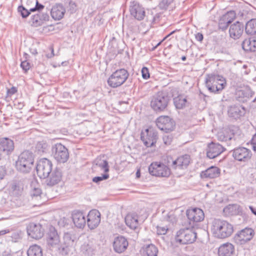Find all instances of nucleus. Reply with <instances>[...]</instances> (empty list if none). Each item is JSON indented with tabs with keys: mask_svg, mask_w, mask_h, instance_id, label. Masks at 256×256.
<instances>
[{
	"mask_svg": "<svg viewBox=\"0 0 256 256\" xmlns=\"http://www.w3.org/2000/svg\"><path fill=\"white\" fill-rule=\"evenodd\" d=\"M171 100V96L168 92L159 91L150 98V106L156 113L165 111Z\"/></svg>",
	"mask_w": 256,
	"mask_h": 256,
	"instance_id": "obj_1",
	"label": "nucleus"
},
{
	"mask_svg": "<svg viewBox=\"0 0 256 256\" xmlns=\"http://www.w3.org/2000/svg\"><path fill=\"white\" fill-rule=\"evenodd\" d=\"M212 231L216 236L224 238L231 236L234 228L228 222L220 219H214L212 222Z\"/></svg>",
	"mask_w": 256,
	"mask_h": 256,
	"instance_id": "obj_2",
	"label": "nucleus"
},
{
	"mask_svg": "<svg viewBox=\"0 0 256 256\" xmlns=\"http://www.w3.org/2000/svg\"><path fill=\"white\" fill-rule=\"evenodd\" d=\"M205 83L208 90L214 93H219L226 85L225 78L222 76L215 74H206Z\"/></svg>",
	"mask_w": 256,
	"mask_h": 256,
	"instance_id": "obj_3",
	"label": "nucleus"
},
{
	"mask_svg": "<svg viewBox=\"0 0 256 256\" xmlns=\"http://www.w3.org/2000/svg\"><path fill=\"white\" fill-rule=\"evenodd\" d=\"M34 162L33 154L28 150H25L18 156L16 162V168L19 172L27 174L31 170Z\"/></svg>",
	"mask_w": 256,
	"mask_h": 256,
	"instance_id": "obj_4",
	"label": "nucleus"
},
{
	"mask_svg": "<svg viewBox=\"0 0 256 256\" xmlns=\"http://www.w3.org/2000/svg\"><path fill=\"white\" fill-rule=\"evenodd\" d=\"M190 228H181L177 232L176 235V241L182 244H192L196 239L197 234L194 226Z\"/></svg>",
	"mask_w": 256,
	"mask_h": 256,
	"instance_id": "obj_5",
	"label": "nucleus"
},
{
	"mask_svg": "<svg viewBox=\"0 0 256 256\" xmlns=\"http://www.w3.org/2000/svg\"><path fill=\"white\" fill-rule=\"evenodd\" d=\"M129 72L125 68H119L114 71L107 80L112 88H117L122 85L128 79Z\"/></svg>",
	"mask_w": 256,
	"mask_h": 256,
	"instance_id": "obj_6",
	"label": "nucleus"
},
{
	"mask_svg": "<svg viewBox=\"0 0 256 256\" xmlns=\"http://www.w3.org/2000/svg\"><path fill=\"white\" fill-rule=\"evenodd\" d=\"M52 154L54 158L59 163H64L69 158L68 148L60 143H57L52 146Z\"/></svg>",
	"mask_w": 256,
	"mask_h": 256,
	"instance_id": "obj_7",
	"label": "nucleus"
},
{
	"mask_svg": "<svg viewBox=\"0 0 256 256\" xmlns=\"http://www.w3.org/2000/svg\"><path fill=\"white\" fill-rule=\"evenodd\" d=\"M150 174L154 176L168 178L170 174V168L160 162H152L148 167Z\"/></svg>",
	"mask_w": 256,
	"mask_h": 256,
	"instance_id": "obj_8",
	"label": "nucleus"
},
{
	"mask_svg": "<svg viewBox=\"0 0 256 256\" xmlns=\"http://www.w3.org/2000/svg\"><path fill=\"white\" fill-rule=\"evenodd\" d=\"M52 164L49 160L44 158L40 160L36 166L38 176L40 178H46L52 170Z\"/></svg>",
	"mask_w": 256,
	"mask_h": 256,
	"instance_id": "obj_9",
	"label": "nucleus"
},
{
	"mask_svg": "<svg viewBox=\"0 0 256 256\" xmlns=\"http://www.w3.org/2000/svg\"><path fill=\"white\" fill-rule=\"evenodd\" d=\"M254 234V232L252 229L246 228L235 234L234 240L237 244H244L252 238Z\"/></svg>",
	"mask_w": 256,
	"mask_h": 256,
	"instance_id": "obj_10",
	"label": "nucleus"
},
{
	"mask_svg": "<svg viewBox=\"0 0 256 256\" xmlns=\"http://www.w3.org/2000/svg\"><path fill=\"white\" fill-rule=\"evenodd\" d=\"M156 124L160 130L168 133L174 130L175 122L170 117L162 116H159L156 119Z\"/></svg>",
	"mask_w": 256,
	"mask_h": 256,
	"instance_id": "obj_11",
	"label": "nucleus"
},
{
	"mask_svg": "<svg viewBox=\"0 0 256 256\" xmlns=\"http://www.w3.org/2000/svg\"><path fill=\"white\" fill-rule=\"evenodd\" d=\"M190 157L188 154H184L172 160L170 165L172 168L176 171L186 170L190 164Z\"/></svg>",
	"mask_w": 256,
	"mask_h": 256,
	"instance_id": "obj_12",
	"label": "nucleus"
},
{
	"mask_svg": "<svg viewBox=\"0 0 256 256\" xmlns=\"http://www.w3.org/2000/svg\"><path fill=\"white\" fill-rule=\"evenodd\" d=\"M236 18V13L234 10H230L220 17L218 27V29L222 32L226 31L228 26L232 24V22Z\"/></svg>",
	"mask_w": 256,
	"mask_h": 256,
	"instance_id": "obj_13",
	"label": "nucleus"
},
{
	"mask_svg": "<svg viewBox=\"0 0 256 256\" xmlns=\"http://www.w3.org/2000/svg\"><path fill=\"white\" fill-rule=\"evenodd\" d=\"M186 216L189 220L190 226H194V223L202 221L204 218V214L202 210L195 208L186 210Z\"/></svg>",
	"mask_w": 256,
	"mask_h": 256,
	"instance_id": "obj_14",
	"label": "nucleus"
},
{
	"mask_svg": "<svg viewBox=\"0 0 256 256\" xmlns=\"http://www.w3.org/2000/svg\"><path fill=\"white\" fill-rule=\"evenodd\" d=\"M158 134L154 130H146L145 132H142L140 134V139L144 144L148 148L152 147L156 143L158 139Z\"/></svg>",
	"mask_w": 256,
	"mask_h": 256,
	"instance_id": "obj_15",
	"label": "nucleus"
},
{
	"mask_svg": "<svg viewBox=\"0 0 256 256\" xmlns=\"http://www.w3.org/2000/svg\"><path fill=\"white\" fill-rule=\"evenodd\" d=\"M26 229L28 235L32 238L40 239L44 236V230L40 224L31 222Z\"/></svg>",
	"mask_w": 256,
	"mask_h": 256,
	"instance_id": "obj_16",
	"label": "nucleus"
},
{
	"mask_svg": "<svg viewBox=\"0 0 256 256\" xmlns=\"http://www.w3.org/2000/svg\"><path fill=\"white\" fill-rule=\"evenodd\" d=\"M232 156L238 161L247 162L251 158V151L244 147H239L232 150Z\"/></svg>",
	"mask_w": 256,
	"mask_h": 256,
	"instance_id": "obj_17",
	"label": "nucleus"
},
{
	"mask_svg": "<svg viewBox=\"0 0 256 256\" xmlns=\"http://www.w3.org/2000/svg\"><path fill=\"white\" fill-rule=\"evenodd\" d=\"M88 227L93 230L96 228L100 222V213L98 210H92L90 211L87 216Z\"/></svg>",
	"mask_w": 256,
	"mask_h": 256,
	"instance_id": "obj_18",
	"label": "nucleus"
},
{
	"mask_svg": "<svg viewBox=\"0 0 256 256\" xmlns=\"http://www.w3.org/2000/svg\"><path fill=\"white\" fill-rule=\"evenodd\" d=\"M62 172L60 169L56 168L52 171L45 179L46 184L50 187L58 184L62 180Z\"/></svg>",
	"mask_w": 256,
	"mask_h": 256,
	"instance_id": "obj_19",
	"label": "nucleus"
},
{
	"mask_svg": "<svg viewBox=\"0 0 256 256\" xmlns=\"http://www.w3.org/2000/svg\"><path fill=\"white\" fill-rule=\"evenodd\" d=\"M254 94V92L248 86L244 88H243L237 90L235 92V99L240 102H246L251 98Z\"/></svg>",
	"mask_w": 256,
	"mask_h": 256,
	"instance_id": "obj_20",
	"label": "nucleus"
},
{
	"mask_svg": "<svg viewBox=\"0 0 256 256\" xmlns=\"http://www.w3.org/2000/svg\"><path fill=\"white\" fill-rule=\"evenodd\" d=\"M130 14L138 20H143L145 16L144 8L135 1L130 2Z\"/></svg>",
	"mask_w": 256,
	"mask_h": 256,
	"instance_id": "obj_21",
	"label": "nucleus"
},
{
	"mask_svg": "<svg viewBox=\"0 0 256 256\" xmlns=\"http://www.w3.org/2000/svg\"><path fill=\"white\" fill-rule=\"evenodd\" d=\"M224 150V146L221 144L212 142L208 146L206 156L208 158L212 159L220 154Z\"/></svg>",
	"mask_w": 256,
	"mask_h": 256,
	"instance_id": "obj_22",
	"label": "nucleus"
},
{
	"mask_svg": "<svg viewBox=\"0 0 256 256\" xmlns=\"http://www.w3.org/2000/svg\"><path fill=\"white\" fill-rule=\"evenodd\" d=\"M244 26L242 22L237 21L230 26V36L234 39H238L244 32Z\"/></svg>",
	"mask_w": 256,
	"mask_h": 256,
	"instance_id": "obj_23",
	"label": "nucleus"
},
{
	"mask_svg": "<svg viewBox=\"0 0 256 256\" xmlns=\"http://www.w3.org/2000/svg\"><path fill=\"white\" fill-rule=\"evenodd\" d=\"M246 114L245 108L240 105L234 104L230 106L228 108V114L229 117L238 120L243 116Z\"/></svg>",
	"mask_w": 256,
	"mask_h": 256,
	"instance_id": "obj_24",
	"label": "nucleus"
},
{
	"mask_svg": "<svg viewBox=\"0 0 256 256\" xmlns=\"http://www.w3.org/2000/svg\"><path fill=\"white\" fill-rule=\"evenodd\" d=\"M14 141L8 138H0V150L6 155L10 154L14 150Z\"/></svg>",
	"mask_w": 256,
	"mask_h": 256,
	"instance_id": "obj_25",
	"label": "nucleus"
},
{
	"mask_svg": "<svg viewBox=\"0 0 256 256\" xmlns=\"http://www.w3.org/2000/svg\"><path fill=\"white\" fill-rule=\"evenodd\" d=\"M72 219L75 226L78 228H82L86 224V215L80 211H74L72 214Z\"/></svg>",
	"mask_w": 256,
	"mask_h": 256,
	"instance_id": "obj_26",
	"label": "nucleus"
},
{
	"mask_svg": "<svg viewBox=\"0 0 256 256\" xmlns=\"http://www.w3.org/2000/svg\"><path fill=\"white\" fill-rule=\"evenodd\" d=\"M49 15L47 12H38L31 16L30 22L33 26L37 27L42 25L44 22L48 20Z\"/></svg>",
	"mask_w": 256,
	"mask_h": 256,
	"instance_id": "obj_27",
	"label": "nucleus"
},
{
	"mask_svg": "<svg viewBox=\"0 0 256 256\" xmlns=\"http://www.w3.org/2000/svg\"><path fill=\"white\" fill-rule=\"evenodd\" d=\"M128 244L127 240L122 236L116 237L113 243L114 250L118 253L124 252L126 249Z\"/></svg>",
	"mask_w": 256,
	"mask_h": 256,
	"instance_id": "obj_28",
	"label": "nucleus"
},
{
	"mask_svg": "<svg viewBox=\"0 0 256 256\" xmlns=\"http://www.w3.org/2000/svg\"><path fill=\"white\" fill-rule=\"evenodd\" d=\"M66 10L62 4H56L50 10L52 17L54 20H60L64 16Z\"/></svg>",
	"mask_w": 256,
	"mask_h": 256,
	"instance_id": "obj_29",
	"label": "nucleus"
},
{
	"mask_svg": "<svg viewBox=\"0 0 256 256\" xmlns=\"http://www.w3.org/2000/svg\"><path fill=\"white\" fill-rule=\"evenodd\" d=\"M218 138L220 141L225 142L228 146H230L232 142H234V134L230 130H224L219 132L218 134Z\"/></svg>",
	"mask_w": 256,
	"mask_h": 256,
	"instance_id": "obj_30",
	"label": "nucleus"
},
{
	"mask_svg": "<svg viewBox=\"0 0 256 256\" xmlns=\"http://www.w3.org/2000/svg\"><path fill=\"white\" fill-rule=\"evenodd\" d=\"M220 170L216 166H211L202 171L200 176L202 178H214L220 176Z\"/></svg>",
	"mask_w": 256,
	"mask_h": 256,
	"instance_id": "obj_31",
	"label": "nucleus"
},
{
	"mask_svg": "<svg viewBox=\"0 0 256 256\" xmlns=\"http://www.w3.org/2000/svg\"><path fill=\"white\" fill-rule=\"evenodd\" d=\"M234 252V247L230 243H226L221 245L218 248V256H232Z\"/></svg>",
	"mask_w": 256,
	"mask_h": 256,
	"instance_id": "obj_32",
	"label": "nucleus"
},
{
	"mask_svg": "<svg viewBox=\"0 0 256 256\" xmlns=\"http://www.w3.org/2000/svg\"><path fill=\"white\" fill-rule=\"evenodd\" d=\"M80 251L84 256H94L96 252V247L92 242H85L81 246Z\"/></svg>",
	"mask_w": 256,
	"mask_h": 256,
	"instance_id": "obj_33",
	"label": "nucleus"
},
{
	"mask_svg": "<svg viewBox=\"0 0 256 256\" xmlns=\"http://www.w3.org/2000/svg\"><path fill=\"white\" fill-rule=\"evenodd\" d=\"M125 222L128 226L132 230H136L138 228V216L135 214H128L125 218Z\"/></svg>",
	"mask_w": 256,
	"mask_h": 256,
	"instance_id": "obj_34",
	"label": "nucleus"
},
{
	"mask_svg": "<svg viewBox=\"0 0 256 256\" xmlns=\"http://www.w3.org/2000/svg\"><path fill=\"white\" fill-rule=\"evenodd\" d=\"M242 46L243 50L246 52L256 51V40L253 38L244 40Z\"/></svg>",
	"mask_w": 256,
	"mask_h": 256,
	"instance_id": "obj_35",
	"label": "nucleus"
},
{
	"mask_svg": "<svg viewBox=\"0 0 256 256\" xmlns=\"http://www.w3.org/2000/svg\"><path fill=\"white\" fill-rule=\"evenodd\" d=\"M240 212V206L236 204H229L223 210L224 213L226 216L236 215Z\"/></svg>",
	"mask_w": 256,
	"mask_h": 256,
	"instance_id": "obj_36",
	"label": "nucleus"
},
{
	"mask_svg": "<svg viewBox=\"0 0 256 256\" xmlns=\"http://www.w3.org/2000/svg\"><path fill=\"white\" fill-rule=\"evenodd\" d=\"M246 32L250 35L256 34V18L248 21L245 26Z\"/></svg>",
	"mask_w": 256,
	"mask_h": 256,
	"instance_id": "obj_37",
	"label": "nucleus"
},
{
	"mask_svg": "<svg viewBox=\"0 0 256 256\" xmlns=\"http://www.w3.org/2000/svg\"><path fill=\"white\" fill-rule=\"evenodd\" d=\"M28 256H42V250L41 247L37 244L30 246L27 251Z\"/></svg>",
	"mask_w": 256,
	"mask_h": 256,
	"instance_id": "obj_38",
	"label": "nucleus"
},
{
	"mask_svg": "<svg viewBox=\"0 0 256 256\" xmlns=\"http://www.w3.org/2000/svg\"><path fill=\"white\" fill-rule=\"evenodd\" d=\"M50 146L46 142L42 140L38 142L36 146V152L38 154H42L46 153L49 150Z\"/></svg>",
	"mask_w": 256,
	"mask_h": 256,
	"instance_id": "obj_39",
	"label": "nucleus"
},
{
	"mask_svg": "<svg viewBox=\"0 0 256 256\" xmlns=\"http://www.w3.org/2000/svg\"><path fill=\"white\" fill-rule=\"evenodd\" d=\"M158 248L153 244H150L144 247V254L146 256H157Z\"/></svg>",
	"mask_w": 256,
	"mask_h": 256,
	"instance_id": "obj_40",
	"label": "nucleus"
},
{
	"mask_svg": "<svg viewBox=\"0 0 256 256\" xmlns=\"http://www.w3.org/2000/svg\"><path fill=\"white\" fill-rule=\"evenodd\" d=\"M94 162V168H100L101 170H104L106 173L109 171L108 163L106 160L98 158L95 160Z\"/></svg>",
	"mask_w": 256,
	"mask_h": 256,
	"instance_id": "obj_41",
	"label": "nucleus"
},
{
	"mask_svg": "<svg viewBox=\"0 0 256 256\" xmlns=\"http://www.w3.org/2000/svg\"><path fill=\"white\" fill-rule=\"evenodd\" d=\"M174 104L176 109H182L186 105L187 100L186 98L178 96L174 98Z\"/></svg>",
	"mask_w": 256,
	"mask_h": 256,
	"instance_id": "obj_42",
	"label": "nucleus"
},
{
	"mask_svg": "<svg viewBox=\"0 0 256 256\" xmlns=\"http://www.w3.org/2000/svg\"><path fill=\"white\" fill-rule=\"evenodd\" d=\"M46 240L48 248L52 250H53L56 247H58L60 243L59 236L46 238Z\"/></svg>",
	"mask_w": 256,
	"mask_h": 256,
	"instance_id": "obj_43",
	"label": "nucleus"
},
{
	"mask_svg": "<svg viewBox=\"0 0 256 256\" xmlns=\"http://www.w3.org/2000/svg\"><path fill=\"white\" fill-rule=\"evenodd\" d=\"M70 246L67 244H60V243L58 244V247H56L54 250L62 256H66L68 254L70 249Z\"/></svg>",
	"mask_w": 256,
	"mask_h": 256,
	"instance_id": "obj_44",
	"label": "nucleus"
},
{
	"mask_svg": "<svg viewBox=\"0 0 256 256\" xmlns=\"http://www.w3.org/2000/svg\"><path fill=\"white\" fill-rule=\"evenodd\" d=\"M10 188L13 194L16 196L20 195L23 188L19 182H14L11 184Z\"/></svg>",
	"mask_w": 256,
	"mask_h": 256,
	"instance_id": "obj_45",
	"label": "nucleus"
},
{
	"mask_svg": "<svg viewBox=\"0 0 256 256\" xmlns=\"http://www.w3.org/2000/svg\"><path fill=\"white\" fill-rule=\"evenodd\" d=\"M35 184L38 186V184L36 183H32L31 184L32 190L30 192V196L32 198L40 196L42 194L41 189L38 186H36Z\"/></svg>",
	"mask_w": 256,
	"mask_h": 256,
	"instance_id": "obj_46",
	"label": "nucleus"
},
{
	"mask_svg": "<svg viewBox=\"0 0 256 256\" xmlns=\"http://www.w3.org/2000/svg\"><path fill=\"white\" fill-rule=\"evenodd\" d=\"M64 4L70 14H73L76 12V5L75 2L72 0H65Z\"/></svg>",
	"mask_w": 256,
	"mask_h": 256,
	"instance_id": "obj_47",
	"label": "nucleus"
},
{
	"mask_svg": "<svg viewBox=\"0 0 256 256\" xmlns=\"http://www.w3.org/2000/svg\"><path fill=\"white\" fill-rule=\"evenodd\" d=\"M174 0H160L158 6L160 10H166Z\"/></svg>",
	"mask_w": 256,
	"mask_h": 256,
	"instance_id": "obj_48",
	"label": "nucleus"
},
{
	"mask_svg": "<svg viewBox=\"0 0 256 256\" xmlns=\"http://www.w3.org/2000/svg\"><path fill=\"white\" fill-rule=\"evenodd\" d=\"M63 240L64 244H67L70 246L74 242V239L72 238V235L69 232H66L64 234Z\"/></svg>",
	"mask_w": 256,
	"mask_h": 256,
	"instance_id": "obj_49",
	"label": "nucleus"
},
{
	"mask_svg": "<svg viewBox=\"0 0 256 256\" xmlns=\"http://www.w3.org/2000/svg\"><path fill=\"white\" fill-rule=\"evenodd\" d=\"M18 12L20 14L22 18H26L32 12L23 6H20L18 8Z\"/></svg>",
	"mask_w": 256,
	"mask_h": 256,
	"instance_id": "obj_50",
	"label": "nucleus"
},
{
	"mask_svg": "<svg viewBox=\"0 0 256 256\" xmlns=\"http://www.w3.org/2000/svg\"><path fill=\"white\" fill-rule=\"evenodd\" d=\"M109 178V174H104L102 176H95L92 178V182L98 184L100 182L106 180Z\"/></svg>",
	"mask_w": 256,
	"mask_h": 256,
	"instance_id": "obj_51",
	"label": "nucleus"
},
{
	"mask_svg": "<svg viewBox=\"0 0 256 256\" xmlns=\"http://www.w3.org/2000/svg\"><path fill=\"white\" fill-rule=\"evenodd\" d=\"M56 236H59L54 226H50L49 228V230L47 234L46 238H54Z\"/></svg>",
	"mask_w": 256,
	"mask_h": 256,
	"instance_id": "obj_52",
	"label": "nucleus"
},
{
	"mask_svg": "<svg viewBox=\"0 0 256 256\" xmlns=\"http://www.w3.org/2000/svg\"><path fill=\"white\" fill-rule=\"evenodd\" d=\"M44 6L41 4H40L36 0L35 6L30 8V12H34L36 11L40 12L44 8Z\"/></svg>",
	"mask_w": 256,
	"mask_h": 256,
	"instance_id": "obj_53",
	"label": "nucleus"
},
{
	"mask_svg": "<svg viewBox=\"0 0 256 256\" xmlns=\"http://www.w3.org/2000/svg\"><path fill=\"white\" fill-rule=\"evenodd\" d=\"M164 220L166 221L170 222L172 223L176 222V218L174 216L172 212H168L164 216Z\"/></svg>",
	"mask_w": 256,
	"mask_h": 256,
	"instance_id": "obj_54",
	"label": "nucleus"
},
{
	"mask_svg": "<svg viewBox=\"0 0 256 256\" xmlns=\"http://www.w3.org/2000/svg\"><path fill=\"white\" fill-rule=\"evenodd\" d=\"M164 142L166 145H170L172 140V136L171 134H164L162 138Z\"/></svg>",
	"mask_w": 256,
	"mask_h": 256,
	"instance_id": "obj_55",
	"label": "nucleus"
},
{
	"mask_svg": "<svg viewBox=\"0 0 256 256\" xmlns=\"http://www.w3.org/2000/svg\"><path fill=\"white\" fill-rule=\"evenodd\" d=\"M142 77L144 79H148L150 78V72L148 68L146 67H143L142 69Z\"/></svg>",
	"mask_w": 256,
	"mask_h": 256,
	"instance_id": "obj_56",
	"label": "nucleus"
},
{
	"mask_svg": "<svg viewBox=\"0 0 256 256\" xmlns=\"http://www.w3.org/2000/svg\"><path fill=\"white\" fill-rule=\"evenodd\" d=\"M20 66L24 72H26L30 69V65L26 60H24L21 62Z\"/></svg>",
	"mask_w": 256,
	"mask_h": 256,
	"instance_id": "obj_57",
	"label": "nucleus"
},
{
	"mask_svg": "<svg viewBox=\"0 0 256 256\" xmlns=\"http://www.w3.org/2000/svg\"><path fill=\"white\" fill-rule=\"evenodd\" d=\"M157 233L158 234H165L167 232L168 228L165 226H157Z\"/></svg>",
	"mask_w": 256,
	"mask_h": 256,
	"instance_id": "obj_58",
	"label": "nucleus"
},
{
	"mask_svg": "<svg viewBox=\"0 0 256 256\" xmlns=\"http://www.w3.org/2000/svg\"><path fill=\"white\" fill-rule=\"evenodd\" d=\"M10 237L12 238V242H16L20 238V233L18 232H13L12 234Z\"/></svg>",
	"mask_w": 256,
	"mask_h": 256,
	"instance_id": "obj_59",
	"label": "nucleus"
},
{
	"mask_svg": "<svg viewBox=\"0 0 256 256\" xmlns=\"http://www.w3.org/2000/svg\"><path fill=\"white\" fill-rule=\"evenodd\" d=\"M14 106L17 109L22 110L24 106V102L16 100L14 102Z\"/></svg>",
	"mask_w": 256,
	"mask_h": 256,
	"instance_id": "obj_60",
	"label": "nucleus"
},
{
	"mask_svg": "<svg viewBox=\"0 0 256 256\" xmlns=\"http://www.w3.org/2000/svg\"><path fill=\"white\" fill-rule=\"evenodd\" d=\"M6 170L5 166H0V180H2L4 178V176L6 174Z\"/></svg>",
	"mask_w": 256,
	"mask_h": 256,
	"instance_id": "obj_61",
	"label": "nucleus"
},
{
	"mask_svg": "<svg viewBox=\"0 0 256 256\" xmlns=\"http://www.w3.org/2000/svg\"><path fill=\"white\" fill-rule=\"evenodd\" d=\"M17 92V89L16 87L12 86L10 89H8L7 92L8 94L12 96Z\"/></svg>",
	"mask_w": 256,
	"mask_h": 256,
	"instance_id": "obj_62",
	"label": "nucleus"
},
{
	"mask_svg": "<svg viewBox=\"0 0 256 256\" xmlns=\"http://www.w3.org/2000/svg\"><path fill=\"white\" fill-rule=\"evenodd\" d=\"M196 38L198 42H202L203 40L204 36L202 33L198 32L196 34Z\"/></svg>",
	"mask_w": 256,
	"mask_h": 256,
	"instance_id": "obj_63",
	"label": "nucleus"
},
{
	"mask_svg": "<svg viewBox=\"0 0 256 256\" xmlns=\"http://www.w3.org/2000/svg\"><path fill=\"white\" fill-rule=\"evenodd\" d=\"M249 208L250 209L251 212L256 216V208L254 207L253 206H250Z\"/></svg>",
	"mask_w": 256,
	"mask_h": 256,
	"instance_id": "obj_64",
	"label": "nucleus"
}]
</instances>
